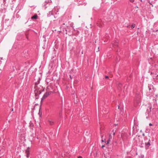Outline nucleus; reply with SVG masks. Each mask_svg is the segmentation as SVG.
<instances>
[{
	"instance_id": "obj_15",
	"label": "nucleus",
	"mask_w": 158,
	"mask_h": 158,
	"mask_svg": "<svg viewBox=\"0 0 158 158\" xmlns=\"http://www.w3.org/2000/svg\"><path fill=\"white\" fill-rule=\"evenodd\" d=\"M104 147V145H102V148H103V147Z\"/></svg>"
},
{
	"instance_id": "obj_11",
	"label": "nucleus",
	"mask_w": 158,
	"mask_h": 158,
	"mask_svg": "<svg viewBox=\"0 0 158 158\" xmlns=\"http://www.w3.org/2000/svg\"><path fill=\"white\" fill-rule=\"evenodd\" d=\"M36 92V91H35V95L36 96L38 94Z\"/></svg>"
},
{
	"instance_id": "obj_3",
	"label": "nucleus",
	"mask_w": 158,
	"mask_h": 158,
	"mask_svg": "<svg viewBox=\"0 0 158 158\" xmlns=\"http://www.w3.org/2000/svg\"><path fill=\"white\" fill-rule=\"evenodd\" d=\"M150 143L149 142L146 143V148L147 149L148 148L149 146L150 145Z\"/></svg>"
},
{
	"instance_id": "obj_18",
	"label": "nucleus",
	"mask_w": 158,
	"mask_h": 158,
	"mask_svg": "<svg viewBox=\"0 0 158 158\" xmlns=\"http://www.w3.org/2000/svg\"><path fill=\"white\" fill-rule=\"evenodd\" d=\"M70 77L71 79H72V78H71V76H70Z\"/></svg>"
},
{
	"instance_id": "obj_9",
	"label": "nucleus",
	"mask_w": 158,
	"mask_h": 158,
	"mask_svg": "<svg viewBox=\"0 0 158 158\" xmlns=\"http://www.w3.org/2000/svg\"><path fill=\"white\" fill-rule=\"evenodd\" d=\"M112 132H113V135H115V131H114V130H113Z\"/></svg>"
},
{
	"instance_id": "obj_10",
	"label": "nucleus",
	"mask_w": 158,
	"mask_h": 158,
	"mask_svg": "<svg viewBox=\"0 0 158 158\" xmlns=\"http://www.w3.org/2000/svg\"><path fill=\"white\" fill-rule=\"evenodd\" d=\"M135 0H130V2H134Z\"/></svg>"
},
{
	"instance_id": "obj_5",
	"label": "nucleus",
	"mask_w": 158,
	"mask_h": 158,
	"mask_svg": "<svg viewBox=\"0 0 158 158\" xmlns=\"http://www.w3.org/2000/svg\"><path fill=\"white\" fill-rule=\"evenodd\" d=\"M38 17V16L37 14H35L34 15V16H32L31 18V19H37Z\"/></svg>"
},
{
	"instance_id": "obj_1",
	"label": "nucleus",
	"mask_w": 158,
	"mask_h": 158,
	"mask_svg": "<svg viewBox=\"0 0 158 158\" xmlns=\"http://www.w3.org/2000/svg\"><path fill=\"white\" fill-rule=\"evenodd\" d=\"M50 94L49 92H46L42 98H41V103H42L43 101Z\"/></svg>"
},
{
	"instance_id": "obj_8",
	"label": "nucleus",
	"mask_w": 158,
	"mask_h": 158,
	"mask_svg": "<svg viewBox=\"0 0 158 158\" xmlns=\"http://www.w3.org/2000/svg\"><path fill=\"white\" fill-rule=\"evenodd\" d=\"M135 24H133L131 26V28L132 29H133L135 27Z\"/></svg>"
},
{
	"instance_id": "obj_12",
	"label": "nucleus",
	"mask_w": 158,
	"mask_h": 158,
	"mask_svg": "<svg viewBox=\"0 0 158 158\" xmlns=\"http://www.w3.org/2000/svg\"><path fill=\"white\" fill-rule=\"evenodd\" d=\"M149 125L150 126H152V124L151 123H150L149 124Z\"/></svg>"
},
{
	"instance_id": "obj_7",
	"label": "nucleus",
	"mask_w": 158,
	"mask_h": 158,
	"mask_svg": "<svg viewBox=\"0 0 158 158\" xmlns=\"http://www.w3.org/2000/svg\"><path fill=\"white\" fill-rule=\"evenodd\" d=\"M111 139H112L111 135L110 134L109 135V139L107 141V143H109V141Z\"/></svg>"
},
{
	"instance_id": "obj_16",
	"label": "nucleus",
	"mask_w": 158,
	"mask_h": 158,
	"mask_svg": "<svg viewBox=\"0 0 158 158\" xmlns=\"http://www.w3.org/2000/svg\"><path fill=\"white\" fill-rule=\"evenodd\" d=\"M102 142H104V140H103V139H102Z\"/></svg>"
},
{
	"instance_id": "obj_2",
	"label": "nucleus",
	"mask_w": 158,
	"mask_h": 158,
	"mask_svg": "<svg viewBox=\"0 0 158 158\" xmlns=\"http://www.w3.org/2000/svg\"><path fill=\"white\" fill-rule=\"evenodd\" d=\"M48 121L50 124L51 125H52L54 123V121L52 119L50 118L48 119Z\"/></svg>"
},
{
	"instance_id": "obj_4",
	"label": "nucleus",
	"mask_w": 158,
	"mask_h": 158,
	"mask_svg": "<svg viewBox=\"0 0 158 158\" xmlns=\"http://www.w3.org/2000/svg\"><path fill=\"white\" fill-rule=\"evenodd\" d=\"M29 148H28L26 151V152L27 153V158H28V155L29 153Z\"/></svg>"
},
{
	"instance_id": "obj_6",
	"label": "nucleus",
	"mask_w": 158,
	"mask_h": 158,
	"mask_svg": "<svg viewBox=\"0 0 158 158\" xmlns=\"http://www.w3.org/2000/svg\"><path fill=\"white\" fill-rule=\"evenodd\" d=\"M113 47L114 48H115L116 47H117L118 46V43L117 42H114V44H113Z\"/></svg>"
},
{
	"instance_id": "obj_14",
	"label": "nucleus",
	"mask_w": 158,
	"mask_h": 158,
	"mask_svg": "<svg viewBox=\"0 0 158 158\" xmlns=\"http://www.w3.org/2000/svg\"><path fill=\"white\" fill-rule=\"evenodd\" d=\"M78 158H82V157H81V156H79V157H78Z\"/></svg>"
},
{
	"instance_id": "obj_13",
	"label": "nucleus",
	"mask_w": 158,
	"mask_h": 158,
	"mask_svg": "<svg viewBox=\"0 0 158 158\" xmlns=\"http://www.w3.org/2000/svg\"><path fill=\"white\" fill-rule=\"evenodd\" d=\"M108 77H108V76H105V78H108Z\"/></svg>"
},
{
	"instance_id": "obj_17",
	"label": "nucleus",
	"mask_w": 158,
	"mask_h": 158,
	"mask_svg": "<svg viewBox=\"0 0 158 158\" xmlns=\"http://www.w3.org/2000/svg\"><path fill=\"white\" fill-rule=\"evenodd\" d=\"M41 92L40 91H39V94H40Z\"/></svg>"
}]
</instances>
